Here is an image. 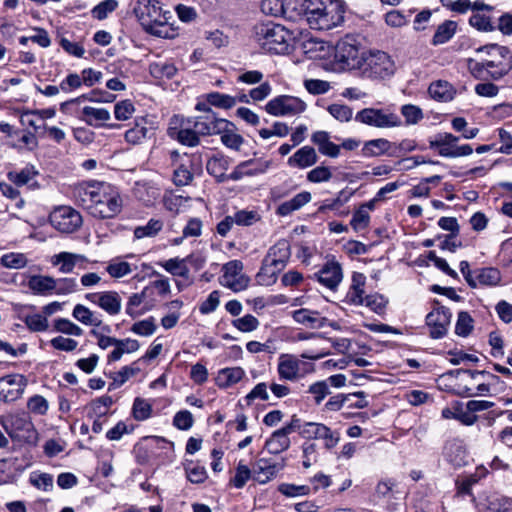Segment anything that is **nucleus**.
Here are the masks:
<instances>
[{
	"label": "nucleus",
	"mask_w": 512,
	"mask_h": 512,
	"mask_svg": "<svg viewBox=\"0 0 512 512\" xmlns=\"http://www.w3.org/2000/svg\"><path fill=\"white\" fill-rule=\"evenodd\" d=\"M317 160L318 156L315 149L311 146H304L289 157L287 163L290 167L304 169L314 165Z\"/></svg>",
	"instance_id": "obj_29"
},
{
	"label": "nucleus",
	"mask_w": 512,
	"mask_h": 512,
	"mask_svg": "<svg viewBox=\"0 0 512 512\" xmlns=\"http://www.w3.org/2000/svg\"><path fill=\"white\" fill-rule=\"evenodd\" d=\"M428 93L434 100L448 102L454 98L456 91L449 82L438 80L430 84Z\"/></svg>",
	"instance_id": "obj_34"
},
{
	"label": "nucleus",
	"mask_w": 512,
	"mask_h": 512,
	"mask_svg": "<svg viewBox=\"0 0 512 512\" xmlns=\"http://www.w3.org/2000/svg\"><path fill=\"white\" fill-rule=\"evenodd\" d=\"M118 6V2L116 0H104L96 5L91 13L92 16L98 20H103L107 18L108 14L113 12Z\"/></svg>",
	"instance_id": "obj_61"
},
{
	"label": "nucleus",
	"mask_w": 512,
	"mask_h": 512,
	"mask_svg": "<svg viewBox=\"0 0 512 512\" xmlns=\"http://www.w3.org/2000/svg\"><path fill=\"white\" fill-rule=\"evenodd\" d=\"M72 196L76 203L99 219L117 216L123 207L119 190L104 181H83L74 185Z\"/></svg>",
	"instance_id": "obj_1"
},
{
	"label": "nucleus",
	"mask_w": 512,
	"mask_h": 512,
	"mask_svg": "<svg viewBox=\"0 0 512 512\" xmlns=\"http://www.w3.org/2000/svg\"><path fill=\"white\" fill-rule=\"evenodd\" d=\"M399 494H401L399 484L393 479L386 478L377 483L374 498L383 503H390L393 499H397Z\"/></svg>",
	"instance_id": "obj_28"
},
{
	"label": "nucleus",
	"mask_w": 512,
	"mask_h": 512,
	"mask_svg": "<svg viewBox=\"0 0 512 512\" xmlns=\"http://www.w3.org/2000/svg\"><path fill=\"white\" fill-rule=\"evenodd\" d=\"M306 108L307 105L302 99L291 95H279L265 105L266 112L276 117L296 116L303 113Z\"/></svg>",
	"instance_id": "obj_9"
},
{
	"label": "nucleus",
	"mask_w": 512,
	"mask_h": 512,
	"mask_svg": "<svg viewBox=\"0 0 512 512\" xmlns=\"http://www.w3.org/2000/svg\"><path fill=\"white\" fill-rule=\"evenodd\" d=\"M452 314L450 310L444 306L434 308L426 316V324L430 329V336L433 339L444 337L448 331Z\"/></svg>",
	"instance_id": "obj_15"
},
{
	"label": "nucleus",
	"mask_w": 512,
	"mask_h": 512,
	"mask_svg": "<svg viewBox=\"0 0 512 512\" xmlns=\"http://www.w3.org/2000/svg\"><path fill=\"white\" fill-rule=\"evenodd\" d=\"M107 273L112 278H121L132 272L131 266L125 261H111L106 267Z\"/></svg>",
	"instance_id": "obj_60"
},
{
	"label": "nucleus",
	"mask_w": 512,
	"mask_h": 512,
	"mask_svg": "<svg viewBox=\"0 0 512 512\" xmlns=\"http://www.w3.org/2000/svg\"><path fill=\"white\" fill-rule=\"evenodd\" d=\"M307 392L312 395L314 403L320 405L330 394L328 382L324 380L317 381L308 387Z\"/></svg>",
	"instance_id": "obj_49"
},
{
	"label": "nucleus",
	"mask_w": 512,
	"mask_h": 512,
	"mask_svg": "<svg viewBox=\"0 0 512 512\" xmlns=\"http://www.w3.org/2000/svg\"><path fill=\"white\" fill-rule=\"evenodd\" d=\"M286 264L287 263L282 260L266 255L263 259L260 271L257 274L258 281L262 285L274 284L278 274L285 268Z\"/></svg>",
	"instance_id": "obj_22"
},
{
	"label": "nucleus",
	"mask_w": 512,
	"mask_h": 512,
	"mask_svg": "<svg viewBox=\"0 0 512 512\" xmlns=\"http://www.w3.org/2000/svg\"><path fill=\"white\" fill-rule=\"evenodd\" d=\"M330 115L340 122H349L353 117V110L345 104L334 103L328 106Z\"/></svg>",
	"instance_id": "obj_55"
},
{
	"label": "nucleus",
	"mask_w": 512,
	"mask_h": 512,
	"mask_svg": "<svg viewBox=\"0 0 512 512\" xmlns=\"http://www.w3.org/2000/svg\"><path fill=\"white\" fill-rule=\"evenodd\" d=\"M267 255L288 263L291 256L289 242L285 239L279 240L269 249Z\"/></svg>",
	"instance_id": "obj_47"
},
{
	"label": "nucleus",
	"mask_w": 512,
	"mask_h": 512,
	"mask_svg": "<svg viewBox=\"0 0 512 512\" xmlns=\"http://www.w3.org/2000/svg\"><path fill=\"white\" fill-rule=\"evenodd\" d=\"M355 121L375 128H395L402 125L401 118L389 108H364L358 111Z\"/></svg>",
	"instance_id": "obj_7"
},
{
	"label": "nucleus",
	"mask_w": 512,
	"mask_h": 512,
	"mask_svg": "<svg viewBox=\"0 0 512 512\" xmlns=\"http://www.w3.org/2000/svg\"><path fill=\"white\" fill-rule=\"evenodd\" d=\"M82 121L89 126L100 127L102 124L110 119V112L105 108H95L85 106L81 110Z\"/></svg>",
	"instance_id": "obj_32"
},
{
	"label": "nucleus",
	"mask_w": 512,
	"mask_h": 512,
	"mask_svg": "<svg viewBox=\"0 0 512 512\" xmlns=\"http://www.w3.org/2000/svg\"><path fill=\"white\" fill-rule=\"evenodd\" d=\"M283 467L284 460L275 462L270 459L260 458L253 467L254 479L260 484H265L274 479Z\"/></svg>",
	"instance_id": "obj_21"
},
{
	"label": "nucleus",
	"mask_w": 512,
	"mask_h": 512,
	"mask_svg": "<svg viewBox=\"0 0 512 512\" xmlns=\"http://www.w3.org/2000/svg\"><path fill=\"white\" fill-rule=\"evenodd\" d=\"M153 122L146 117L136 119L135 125L125 132V139L131 144H139L153 133Z\"/></svg>",
	"instance_id": "obj_26"
},
{
	"label": "nucleus",
	"mask_w": 512,
	"mask_h": 512,
	"mask_svg": "<svg viewBox=\"0 0 512 512\" xmlns=\"http://www.w3.org/2000/svg\"><path fill=\"white\" fill-rule=\"evenodd\" d=\"M150 71L155 77L171 79L176 75L178 70L171 62H160L151 65Z\"/></svg>",
	"instance_id": "obj_53"
},
{
	"label": "nucleus",
	"mask_w": 512,
	"mask_h": 512,
	"mask_svg": "<svg viewBox=\"0 0 512 512\" xmlns=\"http://www.w3.org/2000/svg\"><path fill=\"white\" fill-rule=\"evenodd\" d=\"M245 371L241 367L223 368L218 371L215 382L219 388L231 387L242 380Z\"/></svg>",
	"instance_id": "obj_30"
},
{
	"label": "nucleus",
	"mask_w": 512,
	"mask_h": 512,
	"mask_svg": "<svg viewBox=\"0 0 512 512\" xmlns=\"http://www.w3.org/2000/svg\"><path fill=\"white\" fill-rule=\"evenodd\" d=\"M458 140L459 138L457 136H454L451 133H444L438 135L434 141H431L430 147L436 148L440 156L447 158H457L472 154L473 148L469 144L460 145L458 149L460 153L448 152L446 146L456 144Z\"/></svg>",
	"instance_id": "obj_19"
},
{
	"label": "nucleus",
	"mask_w": 512,
	"mask_h": 512,
	"mask_svg": "<svg viewBox=\"0 0 512 512\" xmlns=\"http://www.w3.org/2000/svg\"><path fill=\"white\" fill-rule=\"evenodd\" d=\"M51 225L62 233L77 231L83 222L81 214L70 206L55 208L49 215Z\"/></svg>",
	"instance_id": "obj_10"
},
{
	"label": "nucleus",
	"mask_w": 512,
	"mask_h": 512,
	"mask_svg": "<svg viewBox=\"0 0 512 512\" xmlns=\"http://www.w3.org/2000/svg\"><path fill=\"white\" fill-rule=\"evenodd\" d=\"M478 52H485L491 57L485 60V65L490 69L491 79L500 80L512 70V53L507 46L490 44L479 48Z\"/></svg>",
	"instance_id": "obj_6"
},
{
	"label": "nucleus",
	"mask_w": 512,
	"mask_h": 512,
	"mask_svg": "<svg viewBox=\"0 0 512 512\" xmlns=\"http://www.w3.org/2000/svg\"><path fill=\"white\" fill-rule=\"evenodd\" d=\"M474 328V320L471 315L466 311H461L458 313L456 325H455V333L461 337H467L470 335Z\"/></svg>",
	"instance_id": "obj_44"
},
{
	"label": "nucleus",
	"mask_w": 512,
	"mask_h": 512,
	"mask_svg": "<svg viewBox=\"0 0 512 512\" xmlns=\"http://www.w3.org/2000/svg\"><path fill=\"white\" fill-rule=\"evenodd\" d=\"M268 168V161L248 160L238 165V169L243 171V173H245L246 175L250 176L262 174L266 172Z\"/></svg>",
	"instance_id": "obj_54"
},
{
	"label": "nucleus",
	"mask_w": 512,
	"mask_h": 512,
	"mask_svg": "<svg viewBox=\"0 0 512 512\" xmlns=\"http://www.w3.org/2000/svg\"><path fill=\"white\" fill-rule=\"evenodd\" d=\"M190 258L191 257H187L186 259L171 258L161 265L167 272L171 273L172 275L185 277L189 272L185 262Z\"/></svg>",
	"instance_id": "obj_45"
},
{
	"label": "nucleus",
	"mask_w": 512,
	"mask_h": 512,
	"mask_svg": "<svg viewBox=\"0 0 512 512\" xmlns=\"http://www.w3.org/2000/svg\"><path fill=\"white\" fill-rule=\"evenodd\" d=\"M55 278L48 275H34V293L51 295L54 293Z\"/></svg>",
	"instance_id": "obj_43"
},
{
	"label": "nucleus",
	"mask_w": 512,
	"mask_h": 512,
	"mask_svg": "<svg viewBox=\"0 0 512 512\" xmlns=\"http://www.w3.org/2000/svg\"><path fill=\"white\" fill-rule=\"evenodd\" d=\"M190 164L191 159L186 156L179 166L175 168L173 172V182L176 186H186L192 182L194 176L189 169Z\"/></svg>",
	"instance_id": "obj_40"
},
{
	"label": "nucleus",
	"mask_w": 512,
	"mask_h": 512,
	"mask_svg": "<svg viewBox=\"0 0 512 512\" xmlns=\"http://www.w3.org/2000/svg\"><path fill=\"white\" fill-rule=\"evenodd\" d=\"M205 99L211 106L221 109H231L237 103L235 97L220 92H210L205 95Z\"/></svg>",
	"instance_id": "obj_41"
},
{
	"label": "nucleus",
	"mask_w": 512,
	"mask_h": 512,
	"mask_svg": "<svg viewBox=\"0 0 512 512\" xmlns=\"http://www.w3.org/2000/svg\"><path fill=\"white\" fill-rule=\"evenodd\" d=\"M401 114L404 116L407 125L417 124L423 118L422 110L412 104L403 105Z\"/></svg>",
	"instance_id": "obj_64"
},
{
	"label": "nucleus",
	"mask_w": 512,
	"mask_h": 512,
	"mask_svg": "<svg viewBox=\"0 0 512 512\" xmlns=\"http://www.w3.org/2000/svg\"><path fill=\"white\" fill-rule=\"evenodd\" d=\"M88 262L89 260L85 255L66 251L55 254L50 258L51 265L57 267L62 274L72 273L76 267L86 269Z\"/></svg>",
	"instance_id": "obj_17"
},
{
	"label": "nucleus",
	"mask_w": 512,
	"mask_h": 512,
	"mask_svg": "<svg viewBox=\"0 0 512 512\" xmlns=\"http://www.w3.org/2000/svg\"><path fill=\"white\" fill-rule=\"evenodd\" d=\"M193 127L199 135H213L218 134L226 127H234V125L226 119L218 118L215 114H205L198 117Z\"/></svg>",
	"instance_id": "obj_20"
},
{
	"label": "nucleus",
	"mask_w": 512,
	"mask_h": 512,
	"mask_svg": "<svg viewBox=\"0 0 512 512\" xmlns=\"http://www.w3.org/2000/svg\"><path fill=\"white\" fill-rule=\"evenodd\" d=\"M232 128L226 127V129L219 133L221 134V141L226 147L239 150L244 143V139L240 134L235 133Z\"/></svg>",
	"instance_id": "obj_51"
},
{
	"label": "nucleus",
	"mask_w": 512,
	"mask_h": 512,
	"mask_svg": "<svg viewBox=\"0 0 512 512\" xmlns=\"http://www.w3.org/2000/svg\"><path fill=\"white\" fill-rule=\"evenodd\" d=\"M55 329L58 332L73 335V336H81L83 334V329L78 325L74 324L72 321L66 318H59L55 321Z\"/></svg>",
	"instance_id": "obj_62"
},
{
	"label": "nucleus",
	"mask_w": 512,
	"mask_h": 512,
	"mask_svg": "<svg viewBox=\"0 0 512 512\" xmlns=\"http://www.w3.org/2000/svg\"><path fill=\"white\" fill-rule=\"evenodd\" d=\"M478 512H509L512 511V498L499 494H491L476 503Z\"/></svg>",
	"instance_id": "obj_23"
},
{
	"label": "nucleus",
	"mask_w": 512,
	"mask_h": 512,
	"mask_svg": "<svg viewBox=\"0 0 512 512\" xmlns=\"http://www.w3.org/2000/svg\"><path fill=\"white\" fill-rule=\"evenodd\" d=\"M364 54L356 37L346 35L335 45L334 62L340 70H359Z\"/></svg>",
	"instance_id": "obj_4"
},
{
	"label": "nucleus",
	"mask_w": 512,
	"mask_h": 512,
	"mask_svg": "<svg viewBox=\"0 0 512 512\" xmlns=\"http://www.w3.org/2000/svg\"><path fill=\"white\" fill-rule=\"evenodd\" d=\"M477 286H496L501 281V273L497 268L486 267L474 270Z\"/></svg>",
	"instance_id": "obj_36"
},
{
	"label": "nucleus",
	"mask_w": 512,
	"mask_h": 512,
	"mask_svg": "<svg viewBox=\"0 0 512 512\" xmlns=\"http://www.w3.org/2000/svg\"><path fill=\"white\" fill-rule=\"evenodd\" d=\"M235 224L239 226H251L260 220V215L254 210H239L233 215Z\"/></svg>",
	"instance_id": "obj_58"
},
{
	"label": "nucleus",
	"mask_w": 512,
	"mask_h": 512,
	"mask_svg": "<svg viewBox=\"0 0 512 512\" xmlns=\"http://www.w3.org/2000/svg\"><path fill=\"white\" fill-rule=\"evenodd\" d=\"M318 281L325 287L334 290L342 281V268L337 262H327L321 270L315 274Z\"/></svg>",
	"instance_id": "obj_24"
},
{
	"label": "nucleus",
	"mask_w": 512,
	"mask_h": 512,
	"mask_svg": "<svg viewBox=\"0 0 512 512\" xmlns=\"http://www.w3.org/2000/svg\"><path fill=\"white\" fill-rule=\"evenodd\" d=\"M457 23L452 20H446L441 23L432 38V45H442L448 42L456 33Z\"/></svg>",
	"instance_id": "obj_37"
},
{
	"label": "nucleus",
	"mask_w": 512,
	"mask_h": 512,
	"mask_svg": "<svg viewBox=\"0 0 512 512\" xmlns=\"http://www.w3.org/2000/svg\"><path fill=\"white\" fill-rule=\"evenodd\" d=\"M313 370V364L304 362L293 354H281L278 358L277 373L281 380L296 382Z\"/></svg>",
	"instance_id": "obj_8"
},
{
	"label": "nucleus",
	"mask_w": 512,
	"mask_h": 512,
	"mask_svg": "<svg viewBox=\"0 0 512 512\" xmlns=\"http://www.w3.org/2000/svg\"><path fill=\"white\" fill-rule=\"evenodd\" d=\"M366 277L362 273L354 272L351 286L345 296V302L351 305H363L365 301L364 286Z\"/></svg>",
	"instance_id": "obj_27"
},
{
	"label": "nucleus",
	"mask_w": 512,
	"mask_h": 512,
	"mask_svg": "<svg viewBox=\"0 0 512 512\" xmlns=\"http://www.w3.org/2000/svg\"><path fill=\"white\" fill-rule=\"evenodd\" d=\"M85 299L111 316L117 315L121 311L122 300L116 291L87 293Z\"/></svg>",
	"instance_id": "obj_16"
},
{
	"label": "nucleus",
	"mask_w": 512,
	"mask_h": 512,
	"mask_svg": "<svg viewBox=\"0 0 512 512\" xmlns=\"http://www.w3.org/2000/svg\"><path fill=\"white\" fill-rule=\"evenodd\" d=\"M0 422L12 438L19 441H29L31 438L32 423L29 412H17L7 419H0Z\"/></svg>",
	"instance_id": "obj_12"
},
{
	"label": "nucleus",
	"mask_w": 512,
	"mask_h": 512,
	"mask_svg": "<svg viewBox=\"0 0 512 512\" xmlns=\"http://www.w3.org/2000/svg\"><path fill=\"white\" fill-rule=\"evenodd\" d=\"M311 141L318 146L321 154L336 158L340 154V146L331 142L329 134L326 131H317L313 133Z\"/></svg>",
	"instance_id": "obj_31"
},
{
	"label": "nucleus",
	"mask_w": 512,
	"mask_h": 512,
	"mask_svg": "<svg viewBox=\"0 0 512 512\" xmlns=\"http://www.w3.org/2000/svg\"><path fill=\"white\" fill-rule=\"evenodd\" d=\"M300 434L304 438L323 440L324 446L327 449L334 448L340 440V434L337 431H332L322 423H305L302 426Z\"/></svg>",
	"instance_id": "obj_14"
},
{
	"label": "nucleus",
	"mask_w": 512,
	"mask_h": 512,
	"mask_svg": "<svg viewBox=\"0 0 512 512\" xmlns=\"http://www.w3.org/2000/svg\"><path fill=\"white\" fill-rule=\"evenodd\" d=\"M135 194L140 200L148 203L159 195V190L151 186L149 183L137 182L135 186Z\"/></svg>",
	"instance_id": "obj_56"
},
{
	"label": "nucleus",
	"mask_w": 512,
	"mask_h": 512,
	"mask_svg": "<svg viewBox=\"0 0 512 512\" xmlns=\"http://www.w3.org/2000/svg\"><path fill=\"white\" fill-rule=\"evenodd\" d=\"M163 228V222L159 219H150L146 225L138 226L134 229V236L137 239H141L144 237H154L156 236Z\"/></svg>",
	"instance_id": "obj_42"
},
{
	"label": "nucleus",
	"mask_w": 512,
	"mask_h": 512,
	"mask_svg": "<svg viewBox=\"0 0 512 512\" xmlns=\"http://www.w3.org/2000/svg\"><path fill=\"white\" fill-rule=\"evenodd\" d=\"M72 316L79 322L87 326H101V319L95 315L88 307L77 304L73 308Z\"/></svg>",
	"instance_id": "obj_39"
},
{
	"label": "nucleus",
	"mask_w": 512,
	"mask_h": 512,
	"mask_svg": "<svg viewBox=\"0 0 512 512\" xmlns=\"http://www.w3.org/2000/svg\"><path fill=\"white\" fill-rule=\"evenodd\" d=\"M199 136L194 127H181L177 132L176 138L183 145L195 147L200 142Z\"/></svg>",
	"instance_id": "obj_50"
},
{
	"label": "nucleus",
	"mask_w": 512,
	"mask_h": 512,
	"mask_svg": "<svg viewBox=\"0 0 512 512\" xmlns=\"http://www.w3.org/2000/svg\"><path fill=\"white\" fill-rule=\"evenodd\" d=\"M302 9L309 27L314 30L328 31L344 22L342 0H304Z\"/></svg>",
	"instance_id": "obj_2"
},
{
	"label": "nucleus",
	"mask_w": 512,
	"mask_h": 512,
	"mask_svg": "<svg viewBox=\"0 0 512 512\" xmlns=\"http://www.w3.org/2000/svg\"><path fill=\"white\" fill-rule=\"evenodd\" d=\"M289 447V435L281 428L274 431L265 443V448L271 454H279L286 451Z\"/></svg>",
	"instance_id": "obj_35"
},
{
	"label": "nucleus",
	"mask_w": 512,
	"mask_h": 512,
	"mask_svg": "<svg viewBox=\"0 0 512 512\" xmlns=\"http://www.w3.org/2000/svg\"><path fill=\"white\" fill-rule=\"evenodd\" d=\"M156 329L157 325L153 317L135 322L131 327V331L139 336H150L155 333Z\"/></svg>",
	"instance_id": "obj_57"
},
{
	"label": "nucleus",
	"mask_w": 512,
	"mask_h": 512,
	"mask_svg": "<svg viewBox=\"0 0 512 512\" xmlns=\"http://www.w3.org/2000/svg\"><path fill=\"white\" fill-rule=\"evenodd\" d=\"M359 71L366 78L385 79L394 74L395 64L387 53L378 50L369 51L365 52Z\"/></svg>",
	"instance_id": "obj_5"
},
{
	"label": "nucleus",
	"mask_w": 512,
	"mask_h": 512,
	"mask_svg": "<svg viewBox=\"0 0 512 512\" xmlns=\"http://www.w3.org/2000/svg\"><path fill=\"white\" fill-rule=\"evenodd\" d=\"M331 178V169L324 165L317 166L307 173V180L312 183L328 182Z\"/></svg>",
	"instance_id": "obj_59"
},
{
	"label": "nucleus",
	"mask_w": 512,
	"mask_h": 512,
	"mask_svg": "<svg viewBox=\"0 0 512 512\" xmlns=\"http://www.w3.org/2000/svg\"><path fill=\"white\" fill-rule=\"evenodd\" d=\"M391 147V143L384 138H378L366 141L362 147V155L365 157H375L385 154Z\"/></svg>",
	"instance_id": "obj_38"
},
{
	"label": "nucleus",
	"mask_w": 512,
	"mask_h": 512,
	"mask_svg": "<svg viewBox=\"0 0 512 512\" xmlns=\"http://www.w3.org/2000/svg\"><path fill=\"white\" fill-rule=\"evenodd\" d=\"M132 413L137 421H144L151 416L152 405L145 399L136 398L133 403Z\"/></svg>",
	"instance_id": "obj_52"
},
{
	"label": "nucleus",
	"mask_w": 512,
	"mask_h": 512,
	"mask_svg": "<svg viewBox=\"0 0 512 512\" xmlns=\"http://www.w3.org/2000/svg\"><path fill=\"white\" fill-rule=\"evenodd\" d=\"M29 384L22 374H9L0 378V401L12 403L20 399Z\"/></svg>",
	"instance_id": "obj_11"
},
{
	"label": "nucleus",
	"mask_w": 512,
	"mask_h": 512,
	"mask_svg": "<svg viewBox=\"0 0 512 512\" xmlns=\"http://www.w3.org/2000/svg\"><path fill=\"white\" fill-rule=\"evenodd\" d=\"M295 322L310 329H318L326 326L328 319L321 316L316 310L301 308L292 312Z\"/></svg>",
	"instance_id": "obj_25"
},
{
	"label": "nucleus",
	"mask_w": 512,
	"mask_h": 512,
	"mask_svg": "<svg viewBox=\"0 0 512 512\" xmlns=\"http://www.w3.org/2000/svg\"><path fill=\"white\" fill-rule=\"evenodd\" d=\"M78 291V283L76 278L63 277L55 278L54 294L68 295Z\"/></svg>",
	"instance_id": "obj_48"
},
{
	"label": "nucleus",
	"mask_w": 512,
	"mask_h": 512,
	"mask_svg": "<svg viewBox=\"0 0 512 512\" xmlns=\"http://www.w3.org/2000/svg\"><path fill=\"white\" fill-rule=\"evenodd\" d=\"M206 169L218 181H223L227 170V161L223 158L213 157L207 161Z\"/></svg>",
	"instance_id": "obj_46"
},
{
	"label": "nucleus",
	"mask_w": 512,
	"mask_h": 512,
	"mask_svg": "<svg viewBox=\"0 0 512 512\" xmlns=\"http://www.w3.org/2000/svg\"><path fill=\"white\" fill-rule=\"evenodd\" d=\"M253 38L265 52L285 54L289 51L292 33L280 24L258 23L253 28Z\"/></svg>",
	"instance_id": "obj_3"
},
{
	"label": "nucleus",
	"mask_w": 512,
	"mask_h": 512,
	"mask_svg": "<svg viewBox=\"0 0 512 512\" xmlns=\"http://www.w3.org/2000/svg\"><path fill=\"white\" fill-rule=\"evenodd\" d=\"M251 477V470L249 467L245 464H243L241 461L238 463V466L236 468L235 476L230 480V483L240 489L245 486L247 481Z\"/></svg>",
	"instance_id": "obj_63"
},
{
	"label": "nucleus",
	"mask_w": 512,
	"mask_h": 512,
	"mask_svg": "<svg viewBox=\"0 0 512 512\" xmlns=\"http://www.w3.org/2000/svg\"><path fill=\"white\" fill-rule=\"evenodd\" d=\"M311 201V194L307 191H303L295 195L292 199L281 203L276 213L280 216H288L292 212L299 210L304 205Z\"/></svg>",
	"instance_id": "obj_33"
},
{
	"label": "nucleus",
	"mask_w": 512,
	"mask_h": 512,
	"mask_svg": "<svg viewBox=\"0 0 512 512\" xmlns=\"http://www.w3.org/2000/svg\"><path fill=\"white\" fill-rule=\"evenodd\" d=\"M134 11L144 24H162L166 20L158 0H138Z\"/></svg>",
	"instance_id": "obj_18"
},
{
	"label": "nucleus",
	"mask_w": 512,
	"mask_h": 512,
	"mask_svg": "<svg viewBox=\"0 0 512 512\" xmlns=\"http://www.w3.org/2000/svg\"><path fill=\"white\" fill-rule=\"evenodd\" d=\"M223 275L220 278L222 286L239 292L248 287L249 277L242 273L243 263L240 260H231L223 265Z\"/></svg>",
	"instance_id": "obj_13"
}]
</instances>
